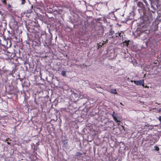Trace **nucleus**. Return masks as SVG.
I'll return each instance as SVG.
<instances>
[{"mask_svg": "<svg viewBox=\"0 0 161 161\" xmlns=\"http://www.w3.org/2000/svg\"><path fill=\"white\" fill-rule=\"evenodd\" d=\"M71 96L73 98H80L81 99L88 98V97L86 94L82 95L80 91H73L71 94Z\"/></svg>", "mask_w": 161, "mask_h": 161, "instance_id": "f257e3e1", "label": "nucleus"}, {"mask_svg": "<svg viewBox=\"0 0 161 161\" xmlns=\"http://www.w3.org/2000/svg\"><path fill=\"white\" fill-rule=\"evenodd\" d=\"M112 115L114 120L116 123L120 122L122 120L121 117L119 116L118 114L117 113H115L114 111Z\"/></svg>", "mask_w": 161, "mask_h": 161, "instance_id": "f03ea898", "label": "nucleus"}, {"mask_svg": "<svg viewBox=\"0 0 161 161\" xmlns=\"http://www.w3.org/2000/svg\"><path fill=\"white\" fill-rule=\"evenodd\" d=\"M134 84L137 86L142 85L144 87V81L143 80H134L133 81Z\"/></svg>", "mask_w": 161, "mask_h": 161, "instance_id": "7ed1b4c3", "label": "nucleus"}, {"mask_svg": "<svg viewBox=\"0 0 161 161\" xmlns=\"http://www.w3.org/2000/svg\"><path fill=\"white\" fill-rule=\"evenodd\" d=\"M122 33L124 34L123 33H122V32H121L120 33H119V32H118V33H116L115 34V37H121L122 36L123 37V34H122Z\"/></svg>", "mask_w": 161, "mask_h": 161, "instance_id": "20e7f679", "label": "nucleus"}, {"mask_svg": "<svg viewBox=\"0 0 161 161\" xmlns=\"http://www.w3.org/2000/svg\"><path fill=\"white\" fill-rule=\"evenodd\" d=\"M82 155V153H81L79 152H77L76 153L75 155L76 157H78L79 156H80Z\"/></svg>", "mask_w": 161, "mask_h": 161, "instance_id": "39448f33", "label": "nucleus"}, {"mask_svg": "<svg viewBox=\"0 0 161 161\" xmlns=\"http://www.w3.org/2000/svg\"><path fill=\"white\" fill-rule=\"evenodd\" d=\"M129 41H127L125 40L124 42H123V43L125 44V45L128 46V44H129Z\"/></svg>", "mask_w": 161, "mask_h": 161, "instance_id": "423d86ee", "label": "nucleus"}, {"mask_svg": "<svg viewBox=\"0 0 161 161\" xmlns=\"http://www.w3.org/2000/svg\"><path fill=\"white\" fill-rule=\"evenodd\" d=\"M114 32L113 31H111L109 32V35L110 36H112L114 34Z\"/></svg>", "mask_w": 161, "mask_h": 161, "instance_id": "0eeeda50", "label": "nucleus"}, {"mask_svg": "<svg viewBox=\"0 0 161 161\" xmlns=\"http://www.w3.org/2000/svg\"><path fill=\"white\" fill-rule=\"evenodd\" d=\"M61 74L63 76H64L66 74V71H62V72Z\"/></svg>", "mask_w": 161, "mask_h": 161, "instance_id": "6e6552de", "label": "nucleus"}, {"mask_svg": "<svg viewBox=\"0 0 161 161\" xmlns=\"http://www.w3.org/2000/svg\"><path fill=\"white\" fill-rule=\"evenodd\" d=\"M154 148H155L154 150H155L156 151H158L159 150V148L157 146H155L154 147Z\"/></svg>", "mask_w": 161, "mask_h": 161, "instance_id": "1a4fd4ad", "label": "nucleus"}, {"mask_svg": "<svg viewBox=\"0 0 161 161\" xmlns=\"http://www.w3.org/2000/svg\"><path fill=\"white\" fill-rule=\"evenodd\" d=\"M20 0L22 1L21 3V4H22V5L24 4L25 3V0Z\"/></svg>", "mask_w": 161, "mask_h": 161, "instance_id": "9d476101", "label": "nucleus"}, {"mask_svg": "<svg viewBox=\"0 0 161 161\" xmlns=\"http://www.w3.org/2000/svg\"><path fill=\"white\" fill-rule=\"evenodd\" d=\"M111 93H113L114 94H117V91H109Z\"/></svg>", "mask_w": 161, "mask_h": 161, "instance_id": "9b49d317", "label": "nucleus"}, {"mask_svg": "<svg viewBox=\"0 0 161 161\" xmlns=\"http://www.w3.org/2000/svg\"><path fill=\"white\" fill-rule=\"evenodd\" d=\"M21 93H23L24 94H25L26 92L28 93L29 91H23V92H22V91H21Z\"/></svg>", "mask_w": 161, "mask_h": 161, "instance_id": "f8f14e48", "label": "nucleus"}, {"mask_svg": "<svg viewBox=\"0 0 161 161\" xmlns=\"http://www.w3.org/2000/svg\"><path fill=\"white\" fill-rule=\"evenodd\" d=\"M9 138H6L5 140L4 141L5 142H8V140H9Z\"/></svg>", "mask_w": 161, "mask_h": 161, "instance_id": "ddd939ff", "label": "nucleus"}, {"mask_svg": "<svg viewBox=\"0 0 161 161\" xmlns=\"http://www.w3.org/2000/svg\"><path fill=\"white\" fill-rule=\"evenodd\" d=\"M3 3H4V4H6V0H3Z\"/></svg>", "mask_w": 161, "mask_h": 161, "instance_id": "4468645a", "label": "nucleus"}, {"mask_svg": "<svg viewBox=\"0 0 161 161\" xmlns=\"http://www.w3.org/2000/svg\"><path fill=\"white\" fill-rule=\"evenodd\" d=\"M158 119L159 121L161 122V116H159V117L158 118Z\"/></svg>", "mask_w": 161, "mask_h": 161, "instance_id": "2eb2a0df", "label": "nucleus"}, {"mask_svg": "<svg viewBox=\"0 0 161 161\" xmlns=\"http://www.w3.org/2000/svg\"><path fill=\"white\" fill-rule=\"evenodd\" d=\"M102 44V45H99V46L98 47V48H99V47H102V45H103V44Z\"/></svg>", "mask_w": 161, "mask_h": 161, "instance_id": "dca6fc26", "label": "nucleus"}, {"mask_svg": "<svg viewBox=\"0 0 161 161\" xmlns=\"http://www.w3.org/2000/svg\"><path fill=\"white\" fill-rule=\"evenodd\" d=\"M7 143L8 144V145H10L11 144V143L10 142H7Z\"/></svg>", "mask_w": 161, "mask_h": 161, "instance_id": "f3484780", "label": "nucleus"}, {"mask_svg": "<svg viewBox=\"0 0 161 161\" xmlns=\"http://www.w3.org/2000/svg\"><path fill=\"white\" fill-rule=\"evenodd\" d=\"M159 111L161 112V108L159 109Z\"/></svg>", "mask_w": 161, "mask_h": 161, "instance_id": "a211bd4d", "label": "nucleus"}, {"mask_svg": "<svg viewBox=\"0 0 161 161\" xmlns=\"http://www.w3.org/2000/svg\"><path fill=\"white\" fill-rule=\"evenodd\" d=\"M2 12L0 11V14H2V16L3 15V14H1Z\"/></svg>", "mask_w": 161, "mask_h": 161, "instance_id": "6ab92c4d", "label": "nucleus"}, {"mask_svg": "<svg viewBox=\"0 0 161 161\" xmlns=\"http://www.w3.org/2000/svg\"><path fill=\"white\" fill-rule=\"evenodd\" d=\"M120 104L121 105H123L122 104V103H120Z\"/></svg>", "mask_w": 161, "mask_h": 161, "instance_id": "aec40b11", "label": "nucleus"}, {"mask_svg": "<svg viewBox=\"0 0 161 161\" xmlns=\"http://www.w3.org/2000/svg\"><path fill=\"white\" fill-rule=\"evenodd\" d=\"M8 6H9V7H11L10 5H8Z\"/></svg>", "mask_w": 161, "mask_h": 161, "instance_id": "412c9836", "label": "nucleus"}, {"mask_svg": "<svg viewBox=\"0 0 161 161\" xmlns=\"http://www.w3.org/2000/svg\"><path fill=\"white\" fill-rule=\"evenodd\" d=\"M34 150H37V149H34Z\"/></svg>", "mask_w": 161, "mask_h": 161, "instance_id": "4be33fe9", "label": "nucleus"}, {"mask_svg": "<svg viewBox=\"0 0 161 161\" xmlns=\"http://www.w3.org/2000/svg\"><path fill=\"white\" fill-rule=\"evenodd\" d=\"M113 37H114V36H112V38H113Z\"/></svg>", "mask_w": 161, "mask_h": 161, "instance_id": "5701e85b", "label": "nucleus"}]
</instances>
